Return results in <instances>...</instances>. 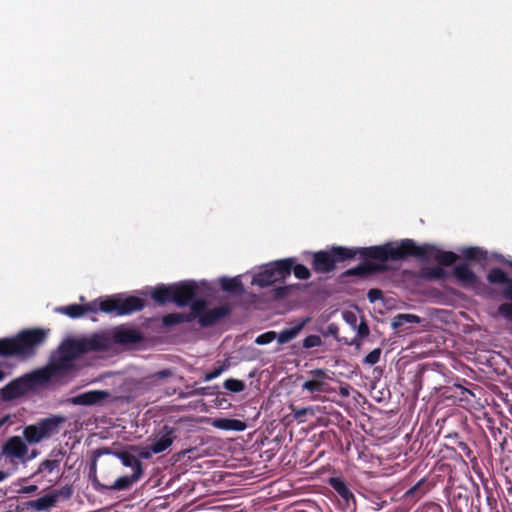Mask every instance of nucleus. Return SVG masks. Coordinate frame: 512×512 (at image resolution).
<instances>
[{
    "label": "nucleus",
    "mask_w": 512,
    "mask_h": 512,
    "mask_svg": "<svg viewBox=\"0 0 512 512\" xmlns=\"http://www.w3.org/2000/svg\"><path fill=\"white\" fill-rule=\"evenodd\" d=\"M48 330L26 329L15 337L0 339V356L26 359L35 355L36 350L46 341Z\"/></svg>",
    "instance_id": "nucleus-3"
},
{
    "label": "nucleus",
    "mask_w": 512,
    "mask_h": 512,
    "mask_svg": "<svg viewBox=\"0 0 512 512\" xmlns=\"http://www.w3.org/2000/svg\"><path fill=\"white\" fill-rule=\"evenodd\" d=\"M65 422V417L52 415L40 419L36 424L28 425L23 430V437L29 444H36L59 433L60 426Z\"/></svg>",
    "instance_id": "nucleus-5"
},
{
    "label": "nucleus",
    "mask_w": 512,
    "mask_h": 512,
    "mask_svg": "<svg viewBox=\"0 0 512 512\" xmlns=\"http://www.w3.org/2000/svg\"><path fill=\"white\" fill-rule=\"evenodd\" d=\"M212 426L225 431H244L247 427L244 421L232 418H216Z\"/></svg>",
    "instance_id": "nucleus-25"
},
{
    "label": "nucleus",
    "mask_w": 512,
    "mask_h": 512,
    "mask_svg": "<svg viewBox=\"0 0 512 512\" xmlns=\"http://www.w3.org/2000/svg\"><path fill=\"white\" fill-rule=\"evenodd\" d=\"M28 446L19 436L8 438L2 446L1 456L17 465L27 460Z\"/></svg>",
    "instance_id": "nucleus-9"
},
{
    "label": "nucleus",
    "mask_w": 512,
    "mask_h": 512,
    "mask_svg": "<svg viewBox=\"0 0 512 512\" xmlns=\"http://www.w3.org/2000/svg\"><path fill=\"white\" fill-rule=\"evenodd\" d=\"M229 367H230L229 361L225 360L221 365H219V366L213 368L211 371L207 372L204 376V381H211V380L219 377Z\"/></svg>",
    "instance_id": "nucleus-36"
},
{
    "label": "nucleus",
    "mask_w": 512,
    "mask_h": 512,
    "mask_svg": "<svg viewBox=\"0 0 512 512\" xmlns=\"http://www.w3.org/2000/svg\"><path fill=\"white\" fill-rule=\"evenodd\" d=\"M328 332H329L330 334H332V335H336V334H337V332H338V327H337L336 325H334V324H330V325L328 326Z\"/></svg>",
    "instance_id": "nucleus-54"
},
{
    "label": "nucleus",
    "mask_w": 512,
    "mask_h": 512,
    "mask_svg": "<svg viewBox=\"0 0 512 512\" xmlns=\"http://www.w3.org/2000/svg\"><path fill=\"white\" fill-rule=\"evenodd\" d=\"M173 284L171 285H158L151 293V298L158 304H166L172 302Z\"/></svg>",
    "instance_id": "nucleus-26"
},
{
    "label": "nucleus",
    "mask_w": 512,
    "mask_h": 512,
    "mask_svg": "<svg viewBox=\"0 0 512 512\" xmlns=\"http://www.w3.org/2000/svg\"><path fill=\"white\" fill-rule=\"evenodd\" d=\"M498 313L508 321H512V302L500 304L498 306Z\"/></svg>",
    "instance_id": "nucleus-42"
},
{
    "label": "nucleus",
    "mask_w": 512,
    "mask_h": 512,
    "mask_svg": "<svg viewBox=\"0 0 512 512\" xmlns=\"http://www.w3.org/2000/svg\"><path fill=\"white\" fill-rule=\"evenodd\" d=\"M341 395L343 396H348L349 395V392L346 388H341V391H340Z\"/></svg>",
    "instance_id": "nucleus-56"
},
{
    "label": "nucleus",
    "mask_w": 512,
    "mask_h": 512,
    "mask_svg": "<svg viewBox=\"0 0 512 512\" xmlns=\"http://www.w3.org/2000/svg\"><path fill=\"white\" fill-rule=\"evenodd\" d=\"M190 313L187 316H191V321L194 319H198L200 315H203L206 311V301L204 299H193L190 303Z\"/></svg>",
    "instance_id": "nucleus-32"
},
{
    "label": "nucleus",
    "mask_w": 512,
    "mask_h": 512,
    "mask_svg": "<svg viewBox=\"0 0 512 512\" xmlns=\"http://www.w3.org/2000/svg\"><path fill=\"white\" fill-rule=\"evenodd\" d=\"M276 337L277 333L275 331H268L257 336L255 343L258 345H266L275 340Z\"/></svg>",
    "instance_id": "nucleus-40"
},
{
    "label": "nucleus",
    "mask_w": 512,
    "mask_h": 512,
    "mask_svg": "<svg viewBox=\"0 0 512 512\" xmlns=\"http://www.w3.org/2000/svg\"><path fill=\"white\" fill-rule=\"evenodd\" d=\"M38 490L36 485H28L20 488L19 493L21 494H32Z\"/></svg>",
    "instance_id": "nucleus-49"
},
{
    "label": "nucleus",
    "mask_w": 512,
    "mask_h": 512,
    "mask_svg": "<svg viewBox=\"0 0 512 512\" xmlns=\"http://www.w3.org/2000/svg\"><path fill=\"white\" fill-rule=\"evenodd\" d=\"M431 486L426 478L420 479L414 486L404 493V499L410 500L413 503L420 500L429 490Z\"/></svg>",
    "instance_id": "nucleus-23"
},
{
    "label": "nucleus",
    "mask_w": 512,
    "mask_h": 512,
    "mask_svg": "<svg viewBox=\"0 0 512 512\" xmlns=\"http://www.w3.org/2000/svg\"><path fill=\"white\" fill-rule=\"evenodd\" d=\"M453 275L464 287H473L478 283V276L467 263H461L453 268Z\"/></svg>",
    "instance_id": "nucleus-20"
},
{
    "label": "nucleus",
    "mask_w": 512,
    "mask_h": 512,
    "mask_svg": "<svg viewBox=\"0 0 512 512\" xmlns=\"http://www.w3.org/2000/svg\"><path fill=\"white\" fill-rule=\"evenodd\" d=\"M291 411H292L294 418L298 421H303L304 417L307 414L314 415L313 407L296 408L294 406H291Z\"/></svg>",
    "instance_id": "nucleus-38"
},
{
    "label": "nucleus",
    "mask_w": 512,
    "mask_h": 512,
    "mask_svg": "<svg viewBox=\"0 0 512 512\" xmlns=\"http://www.w3.org/2000/svg\"><path fill=\"white\" fill-rule=\"evenodd\" d=\"M288 293L289 289L285 286L276 287L273 290V295L276 299H283L288 295Z\"/></svg>",
    "instance_id": "nucleus-46"
},
{
    "label": "nucleus",
    "mask_w": 512,
    "mask_h": 512,
    "mask_svg": "<svg viewBox=\"0 0 512 512\" xmlns=\"http://www.w3.org/2000/svg\"><path fill=\"white\" fill-rule=\"evenodd\" d=\"M142 456L147 458V457H149V456H150V454H149V452H147V453H142Z\"/></svg>",
    "instance_id": "nucleus-59"
},
{
    "label": "nucleus",
    "mask_w": 512,
    "mask_h": 512,
    "mask_svg": "<svg viewBox=\"0 0 512 512\" xmlns=\"http://www.w3.org/2000/svg\"><path fill=\"white\" fill-rule=\"evenodd\" d=\"M5 377V373L0 369V381H2Z\"/></svg>",
    "instance_id": "nucleus-57"
},
{
    "label": "nucleus",
    "mask_w": 512,
    "mask_h": 512,
    "mask_svg": "<svg viewBox=\"0 0 512 512\" xmlns=\"http://www.w3.org/2000/svg\"><path fill=\"white\" fill-rule=\"evenodd\" d=\"M383 297V292L380 289L373 288L367 293V298L371 303H374Z\"/></svg>",
    "instance_id": "nucleus-45"
},
{
    "label": "nucleus",
    "mask_w": 512,
    "mask_h": 512,
    "mask_svg": "<svg viewBox=\"0 0 512 512\" xmlns=\"http://www.w3.org/2000/svg\"><path fill=\"white\" fill-rule=\"evenodd\" d=\"M110 346L109 340L101 335L94 334L89 338L70 339L64 341L58 348V354H62L70 362L92 351H104Z\"/></svg>",
    "instance_id": "nucleus-4"
},
{
    "label": "nucleus",
    "mask_w": 512,
    "mask_h": 512,
    "mask_svg": "<svg viewBox=\"0 0 512 512\" xmlns=\"http://www.w3.org/2000/svg\"><path fill=\"white\" fill-rule=\"evenodd\" d=\"M113 454L121 460L124 466L130 467L132 473H137L139 470V474H143L142 462L135 455L127 451L114 452Z\"/></svg>",
    "instance_id": "nucleus-27"
},
{
    "label": "nucleus",
    "mask_w": 512,
    "mask_h": 512,
    "mask_svg": "<svg viewBox=\"0 0 512 512\" xmlns=\"http://www.w3.org/2000/svg\"><path fill=\"white\" fill-rule=\"evenodd\" d=\"M292 271L295 277L300 280H307L311 276L310 270L303 264H293Z\"/></svg>",
    "instance_id": "nucleus-37"
},
{
    "label": "nucleus",
    "mask_w": 512,
    "mask_h": 512,
    "mask_svg": "<svg viewBox=\"0 0 512 512\" xmlns=\"http://www.w3.org/2000/svg\"><path fill=\"white\" fill-rule=\"evenodd\" d=\"M370 259L363 260V263L356 267L350 268L344 272L345 276H360L362 278L368 277L377 272H383L386 270L384 264H378L369 261Z\"/></svg>",
    "instance_id": "nucleus-19"
},
{
    "label": "nucleus",
    "mask_w": 512,
    "mask_h": 512,
    "mask_svg": "<svg viewBox=\"0 0 512 512\" xmlns=\"http://www.w3.org/2000/svg\"><path fill=\"white\" fill-rule=\"evenodd\" d=\"M110 396V393L103 390H91L79 394L71 399V403L74 405H83L89 406L100 403L101 401L107 399Z\"/></svg>",
    "instance_id": "nucleus-21"
},
{
    "label": "nucleus",
    "mask_w": 512,
    "mask_h": 512,
    "mask_svg": "<svg viewBox=\"0 0 512 512\" xmlns=\"http://www.w3.org/2000/svg\"><path fill=\"white\" fill-rule=\"evenodd\" d=\"M231 313V308L228 305H220L218 307L208 309L203 315L199 317V324L203 328H209L219 323Z\"/></svg>",
    "instance_id": "nucleus-16"
},
{
    "label": "nucleus",
    "mask_w": 512,
    "mask_h": 512,
    "mask_svg": "<svg viewBox=\"0 0 512 512\" xmlns=\"http://www.w3.org/2000/svg\"><path fill=\"white\" fill-rule=\"evenodd\" d=\"M464 393H469V394H471V392H470L468 389H463L462 395H464Z\"/></svg>",
    "instance_id": "nucleus-58"
},
{
    "label": "nucleus",
    "mask_w": 512,
    "mask_h": 512,
    "mask_svg": "<svg viewBox=\"0 0 512 512\" xmlns=\"http://www.w3.org/2000/svg\"><path fill=\"white\" fill-rule=\"evenodd\" d=\"M59 491H61L60 496H64L65 498H69L72 494V490L70 487H63Z\"/></svg>",
    "instance_id": "nucleus-52"
},
{
    "label": "nucleus",
    "mask_w": 512,
    "mask_h": 512,
    "mask_svg": "<svg viewBox=\"0 0 512 512\" xmlns=\"http://www.w3.org/2000/svg\"><path fill=\"white\" fill-rule=\"evenodd\" d=\"M344 318H345V320H346L347 322H349V323H351V324H353V325L356 323V316H355V314H354V313H352V312H347V313H345Z\"/></svg>",
    "instance_id": "nucleus-50"
},
{
    "label": "nucleus",
    "mask_w": 512,
    "mask_h": 512,
    "mask_svg": "<svg viewBox=\"0 0 512 512\" xmlns=\"http://www.w3.org/2000/svg\"><path fill=\"white\" fill-rule=\"evenodd\" d=\"M457 447L467 459H469L470 461L476 460V457L474 456L472 449L466 442H458Z\"/></svg>",
    "instance_id": "nucleus-43"
},
{
    "label": "nucleus",
    "mask_w": 512,
    "mask_h": 512,
    "mask_svg": "<svg viewBox=\"0 0 512 512\" xmlns=\"http://www.w3.org/2000/svg\"><path fill=\"white\" fill-rule=\"evenodd\" d=\"M312 269L317 273H329L336 267L331 248L313 253Z\"/></svg>",
    "instance_id": "nucleus-17"
},
{
    "label": "nucleus",
    "mask_w": 512,
    "mask_h": 512,
    "mask_svg": "<svg viewBox=\"0 0 512 512\" xmlns=\"http://www.w3.org/2000/svg\"><path fill=\"white\" fill-rule=\"evenodd\" d=\"M177 432V428L163 425L158 432L150 438V451L154 454H159L167 450L177 438Z\"/></svg>",
    "instance_id": "nucleus-10"
},
{
    "label": "nucleus",
    "mask_w": 512,
    "mask_h": 512,
    "mask_svg": "<svg viewBox=\"0 0 512 512\" xmlns=\"http://www.w3.org/2000/svg\"><path fill=\"white\" fill-rule=\"evenodd\" d=\"M487 281L493 285H502V297L512 302V278L504 270L492 268L487 274Z\"/></svg>",
    "instance_id": "nucleus-15"
},
{
    "label": "nucleus",
    "mask_w": 512,
    "mask_h": 512,
    "mask_svg": "<svg viewBox=\"0 0 512 512\" xmlns=\"http://www.w3.org/2000/svg\"><path fill=\"white\" fill-rule=\"evenodd\" d=\"M220 287L223 291H226V292H229V293H232V294H236V295H240L243 293L244 291V287H243V284L242 282L234 277V278H228V277H223L220 279Z\"/></svg>",
    "instance_id": "nucleus-29"
},
{
    "label": "nucleus",
    "mask_w": 512,
    "mask_h": 512,
    "mask_svg": "<svg viewBox=\"0 0 512 512\" xmlns=\"http://www.w3.org/2000/svg\"><path fill=\"white\" fill-rule=\"evenodd\" d=\"M322 339L318 335H309L306 338H304L302 342V346L305 349H310L314 347H319L322 345Z\"/></svg>",
    "instance_id": "nucleus-39"
},
{
    "label": "nucleus",
    "mask_w": 512,
    "mask_h": 512,
    "mask_svg": "<svg viewBox=\"0 0 512 512\" xmlns=\"http://www.w3.org/2000/svg\"><path fill=\"white\" fill-rule=\"evenodd\" d=\"M417 324L420 323V317L414 314H398L394 317L392 326L395 329H400L405 324Z\"/></svg>",
    "instance_id": "nucleus-31"
},
{
    "label": "nucleus",
    "mask_w": 512,
    "mask_h": 512,
    "mask_svg": "<svg viewBox=\"0 0 512 512\" xmlns=\"http://www.w3.org/2000/svg\"><path fill=\"white\" fill-rule=\"evenodd\" d=\"M423 277L428 280H440L446 277V272L442 267H429L422 270Z\"/></svg>",
    "instance_id": "nucleus-33"
},
{
    "label": "nucleus",
    "mask_w": 512,
    "mask_h": 512,
    "mask_svg": "<svg viewBox=\"0 0 512 512\" xmlns=\"http://www.w3.org/2000/svg\"><path fill=\"white\" fill-rule=\"evenodd\" d=\"M382 350L380 348H375L370 353L366 355L363 360L364 364L375 365L379 362Z\"/></svg>",
    "instance_id": "nucleus-41"
},
{
    "label": "nucleus",
    "mask_w": 512,
    "mask_h": 512,
    "mask_svg": "<svg viewBox=\"0 0 512 512\" xmlns=\"http://www.w3.org/2000/svg\"><path fill=\"white\" fill-rule=\"evenodd\" d=\"M328 483L348 506L350 501L355 503V497L343 479L339 477H332L329 479Z\"/></svg>",
    "instance_id": "nucleus-24"
},
{
    "label": "nucleus",
    "mask_w": 512,
    "mask_h": 512,
    "mask_svg": "<svg viewBox=\"0 0 512 512\" xmlns=\"http://www.w3.org/2000/svg\"><path fill=\"white\" fill-rule=\"evenodd\" d=\"M198 289L199 287L195 281L174 283L172 302L179 307H184L197 296Z\"/></svg>",
    "instance_id": "nucleus-11"
},
{
    "label": "nucleus",
    "mask_w": 512,
    "mask_h": 512,
    "mask_svg": "<svg viewBox=\"0 0 512 512\" xmlns=\"http://www.w3.org/2000/svg\"><path fill=\"white\" fill-rule=\"evenodd\" d=\"M75 368L74 362H70L62 354H58L45 367L35 370V375L45 385L55 378L68 375Z\"/></svg>",
    "instance_id": "nucleus-8"
},
{
    "label": "nucleus",
    "mask_w": 512,
    "mask_h": 512,
    "mask_svg": "<svg viewBox=\"0 0 512 512\" xmlns=\"http://www.w3.org/2000/svg\"><path fill=\"white\" fill-rule=\"evenodd\" d=\"M308 322L309 318L299 319L291 328L282 330L276 337L278 343L283 345L295 339Z\"/></svg>",
    "instance_id": "nucleus-22"
},
{
    "label": "nucleus",
    "mask_w": 512,
    "mask_h": 512,
    "mask_svg": "<svg viewBox=\"0 0 512 512\" xmlns=\"http://www.w3.org/2000/svg\"><path fill=\"white\" fill-rule=\"evenodd\" d=\"M369 335V327L365 321H362L357 329V337L363 339Z\"/></svg>",
    "instance_id": "nucleus-47"
},
{
    "label": "nucleus",
    "mask_w": 512,
    "mask_h": 512,
    "mask_svg": "<svg viewBox=\"0 0 512 512\" xmlns=\"http://www.w3.org/2000/svg\"><path fill=\"white\" fill-rule=\"evenodd\" d=\"M488 505H489V512H500V510L497 507V502L495 500L488 499Z\"/></svg>",
    "instance_id": "nucleus-51"
},
{
    "label": "nucleus",
    "mask_w": 512,
    "mask_h": 512,
    "mask_svg": "<svg viewBox=\"0 0 512 512\" xmlns=\"http://www.w3.org/2000/svg\"><path fill=\"white\" fill-rule=\"evenodd\" d=\"M60 460L58 459H45L43 460L37 469V473H52L55 469L59 468Z\"/></svg>",
    "instance_id": "nucleus-35"
},
{
    "label": "nucleus",
    "mask_w": 512,
    "mask_h": 512,
    "mask_svg": "<svg viewBox=\"0 0 512 512\" xmlns=\"http://www.w3.org/2000/svg\"><path fill=\"white\" fill-rule=\"evenodd\" d=\"M9 476L8 472L0 470V482L5 480Z\"/></svg>",
    "instance_id": "nucleus-55"
},
{
    "label": "nucleus",
    "mask_w": 512,
    "mask_h": 512,
    "mask_svg": "<svg viewBox=\"0 0 512 512\" xmlns=\"http://www.w3.org/2000/svg\"><path fill=\"white\" fill-rule=\"evenodd\" d=\"M112 453L111 450L109 448H102V449H98L95 451V456H100L102 454H110Z\"/></svg>",
    "instance_id": "nucleus-53"
},
{
    "label": "nucleus",
    "mask_w": 512,
    "mask_h": 512,
    "mask_svg": "<svg viewBox=\"0 0 512 512\" xmlns=\"http://www.w3.org/2000/svg\"><path fill=\"white\" fill-rule=\"evenodd\" d=\"M206 394V388L205 387H200V388H196L190 392H187V393H184V394H181L180 396L185 398V397H192V396H202V395H205Z\"/></svg>",
    "instance_id": "nucleus-48"
},
{
    "label": "nucleus",
    "mask_w": 512,
    "mask_h": 512,
    "mask_svg": "<svg viewBox=\"0 0 512 512\" xmlns=\"http://www.w3.org/2000/svg\"><path fill=\"white\" fill-rule=\"evenodd\" d=\"M293 258L281 259L269 263L254 276L253 283L260 287H267L277 281L285 280L292 272Z\"/></svg>",
    "instance_id": "nucleus-6"
},
{
    "label": "nucleus",
    "mask_w": 512,
    "mask_h": 512,
    "mask_svg": "<svg viewBox=\"0 0 512 512\" xmlns=\"http://www.w3.org/2000/svg\"><path fill=\"white\" fill-rule=\"evenodd\" d=\"M170 376H172V371L170 369H163L152 374L149 378L151 379L152 382H155L158 380L168 378Z\"/></svg>",
    "instance_id": "nucleus-44"
},
{
    "label": "nucleus",
    "mask_w": 512,
    "mask_h": 512,
    "mask_svg": "<svg viewBox=\"0 0 512 512\" xmlns=\"http://www.w3.org/2000/svg\"><path fill=\"white\" fill-rule=\"evenodd\" d=\"M111 339L115 344L132 345L144 340L143 333L129 325H119L112 329Z\"/></svg>",
    "instance_id": "nucleus-12"
},
{
    "label": "nucleus",
    "mask_w": 512,
    "mask_h": 512,
    "mask_svg": "<svg viewBox=\"0 0 512 512\" xmlns=\"http://www.w3.org/2000/svg\"><path fill=\"white\" fill-rule=\"evenodd\" d=\"M145 301L137 296L124 297L122 294L108 296L106 298H98L86 304H70L55 308V311L77 319L87 313H97L101 311L107 314H115L117 316L129 315L140 311L144 308Z\"/></svg>",
    "instance_id": "nucleus-2"
},
{
    "label": "nucleus",
    "mask_w": 512,
    "mask_h": 512,
    "mask_svg": "<svg viewBox=\"0 0 512 512\" xmlns=\"http://www.w3.org/2000/svg\"><path fill=\"white\" fill-rule=\"evenodd\" d=\"M309 375L311 379L306 380L302 384V389L307 390L310 393H328L329 392V384L328 380H331V377L328 375L327 371L324 369H314L309 371Z\"/></svg>",
    "instance_id": "nucleus-13"
},
{
    "label": "nucleus",
    "mask_w": 512,
    "mask_h": 512,
    "mask_svg": "<svg viewBox=\"0 0 512 512\" xmlns=\"http://www.w3.org/2000/svg\"><path fill=\"white\" fill-rule=\"evenodd\" d=\"M223 387L232 393H240L245 390L246 384L242 380L228 378L224 381Z\"/></svg>",
    "instance_id": "nucleus-34"
},
{
    "label": "nucleus",
    "mask_w": 512,
    "mask_h": 512,
    "mask_svg": "<svg viewBox=\"0 0 512 512\" xmlns=\"http://www.w3.org/2000/svg\"><path fill=\"white\" fill-rule=\"evenodd\" d=\"M61 491H52L51 493L45 494L44 496L36 499L22 502V510L27 511H49L51 508L55 507Z\"/></svg>",
    "instance_id": "nucleus-14"
},
{
    "label": "nucleus",
    "mask_w": 512,
    "mask_h": 512,
    "mask_svg": "<svg viewBox=\"0 0 512 512\" xmlns=\"http://www.w3.org/2000/svg\"><path fill=\"white\" fill-rule=\"evenodd\" d=\"M187 322H191V316H187L185 313L174 312L162 317V325L164 327H172Z\"/></svg>",
    "instance_id": "nucleus-30"
},
{
    "label": "nucleus",
    "mask_w": 512,
    "mask_h": 512,
    "mask_svg": "<svg viewBox=\"0 0 512 512\" xmlns=\"http://www.w3.org/2000/svg\"><path fill=\"white\" fill-rule=\"evenodd\" d=\"M461 254L466 261L486 262L488 253L481 247H466L461 250Z\"/></svg>",
    "instance_id": "nucleus-28"
},
{
    "label": "nucleus",
    "mask_w": 512,
    "mask_h": 512,
    "mask_svg": "<svg viewBox=\"0 0 512 512\" xmlns=\"http://www.w3.org/2000/svg\"><path fill=\"white\" fill-rule=\"evenodd\" d=\"M142 474H139V470L137 473H131L130 475H124L117 478L111 484H101L96 482V487L100 491L108 490V491H122L129 489L134 483H136Z\"/></svg>",
    "instance_id": "nucleus-18"
},
{
    "label": "nucleus",
    "mask_w": 512,
    "mask_h": 512,
    "mask_svg": "<svg viewBox=\"0 0 512 512\" xmlns=\"http://www.w3.org/2000/svg\"><path fill=\"white\" fill-rule=\"evenodd\" d=\"M37 386H43V384L37 379L35 371L27 373L6 384L0 390L1 399L5 402L13 401L33 391Z\"/></svg>",
    "instance_id": "nucleus-7"
},
{
    "label": "nucleus",
    "mask_w": 512,
    "mask_h": 512,
    "mask_svg": "<svg viewBox=\"0 0 512 512\" xmlns=\"http://www.w3.org/2000/svg\"><path fill=\"white\" fill-rule=\"evenodd\" d=\"M331 251L335 266L351 261L356 256H360L362 260L373 259L380 262L399 261L413 256L423 261L433 259L441 266H451L459 259V255L452 251H443L430 244L418 245L412 239H404L398 245L389 242L371 247L332 246Z\"/></svg>",
    "instance_id": "nucleus-1"
}]
</instances>
